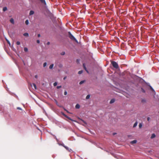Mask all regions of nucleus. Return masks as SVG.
Segmentation results:
<instances>
[{
    "label": "nucleus",
    "mask_w": 159,
    "mask_h": 159,
    "mask_svg": "<svg viewBox=\"0 0 159 159\" xmlns=\"http://www.w3.org/2000/svg\"><path fill=\"white\" fill-rule=\"evenodd\" d=\"M68 36L71 40L75 41L76 43H78V41L70 32H68Z\"/></svg>",
    "instance_id": "nucleus-1"
},
{
    "label": "nucleus",
    "mask_w": 159,
    "mask_h": 159,
    "mask_svg": "<svg viewBox=\"0 0 159 159\" xmlns=\"http://www.w3.org/2000/svg\"><path fill=\"white\" fill-rule=\"evenodd\" d=\"M111 64L112 65L113 67L116 69H117L119 68V66L118 63L116 61H111Z\"/></svg>",
    "instance_id": "nucleus-2"
},
{
    "label": "nucleus",
    "mask_w": 159,
    "mask_h": 159,
    "mask_svg": "<svg viewBox=\"0 0 159 159\" xmlns=\"http://www.w3.org/2000/svg\"><path fill=\"white\" fill-rule=\"evenodd\" d=\"M61 145H62L68 151L70 152L72 151L71 149L69 148L68 147L65 146L64 144H61Z\"/></svg>",
    "instance_id": "nucleus-3"
},
{
    "label": "nucleus",
    "mask_w": 159,
    "mask_h": 159,
    "mask_svg": "<svg viewBox=\"0 0 159 159\" xmlns=\"http://www.w3.org/2000/svg\"><path fill=\"white\" fill-rule=\"evenodd\" d=\"M83 66L84 67V69L88 73H89V71L87 69V68L86 67V66L84 63L83 64Z\"/></svg>",
    "instance_id": "nucleus-4"
},
{
    "label": "nucleus",
    "mask_w": 159,
    "mask_h": 159,
    "mask_svg": "<svg viewBox=\"0 0 159 159\" xmlns=\"http://www.w3.org/2000/svg\"><path fill=\"white\" fill-rule=\"evenodd\" d=\"M31 86L32 87H33V88L35 89H36L37 88H36V85L34 83L32 85H31Z\"/></svg>",
    "instance_id": "nucleus-5"
},
{
    "label": "nucleus",
    "mask_w": 159,
    "mask_h": 159,
    "mask_svg": "<svg viewBox=\"0 0 159 159\" xmlns=\"http://www.w3.org/2000/svg\"><path fill=\"white\" fill-rule=\"evenodd\" d=\"M40 1L42 3L44 4L45 5H46V4L45 0H40Z\"/></svg>",
    "instance_id": "nucleus-6"
},
{
    "label": "nucleus",
    "mask_w": 159,
    "mask_h": 159,
    "mask_svg": "<svg viewBox=\"0 0 159 159\" xmlns=\"http://www.w3.org/2000/svg\"><path fill=\"white\" fill-rule=\"evenodd\" d=\"M137 142V141L136 140H134L130 142V143L131 144H134L136 143Z\"/></svg>",
    "instance_id": "nucleus-7"
},
{
    "label": "nucleus",
    "mask_w": 159,
    "mask_h": 159,
    "mask_svg": "<svg viewBox=\"0 0 159 159\" xmlns=\"http://www.w3.org/2000/svg\"><path fill=\"white\" fill-rule=\"evenodd\" d=\"M34 13V11H33L31 10L29 14L30 15H32Z\"/></svg>",
    "instance_id": "nucleus-8"
},
{
    "label": "nucleus",
    "mask_w": 159,
    "mask_h": 159,
    "mask_svg": "<svg viewBox=\"0 0 159 159\" xmlns=\"http://www.w3.org/2000/svg\"><path fill=\"white\" fill-rule=\"evenodd\" d=\"M80 106L79 104H77L75 106V108L77 109H79L80 108Z\"/></svg>",
    "instance_id": "nucleus-9"
},
{
    "label": "nucleus",
    "mask_w": 159,
    "mask_h": 159,
    "mask_svg": "<svg viewBox=\"0 0 159 159\" xmlns=\"http://www.w3.org/2000/svg\"><path fill=\"white\" fill-rule=\"evenodd\" d=\"M156 137V135L154 134H153L151 137V138L152 139Z\"/></svg>",
    "instance_id": "nucleus-10"
},
{
    "label": "nucleus",
    "mask_w": 159,
    "mask_h": 159,
    "mask_svg": "<svg viewBox=\"0 0 159 159\" xmlns=\"http://www.w3.org/2000/svg\"><path fill=\"white\" fill-rule=\"evenodd\" d=\"M10 21L11 23L13 24H14V20L13 18H11L10 20Z\"/></svg>",
    "instance_id": "nucleus-11"
},
{
    "label": "nucleus",
    "mask_w": 159,
    "mask_h": 159,
    "mask_svg": "<svg viewBox=\"0 0 159 159\" xmlns=\"http://www.w3.org/2000/svg\"><path fill=\"white\" fill-rule=\"evenodd\" d=\"M115 99H112L111 100V101H110V103H111H111H114V102H115Z\"/></svg>",
    "instance_id": "nucleus-12"
},
{
    "label": "nucleus",
    "mask_w": 159,
    "mask_h": 159,
    "mask_svg": "<svg viewBox=\"0 0 159 159\" xmlns=\"http://www.w3.org/2000/svg\"><path fill=\"white\" fill-rule=\"evenodd\" d=\"M23 35L26 37H28L29 36V34L27 33H25L23 34Z\"/></svg>",
    "instance_id": "nucleus-13"
},
{
    "label": "nucleus",
    "mask_w": 159,
    "mask_h": 159,
    "mask_svg": "<svg viewBox=\"0 0 159 159\" xmlns=\"http://www.w3.org/2000/svg\"><path fill=\"white\" fill-rule=\"evenodd\" d=\"M138 124V122L137 121H136L134 124V125H133V127L134 128L136 127L137 125Z\"/></svg>",
    "instance_id": "nucleus-14"
},
{
    "label": "nucleus",
    "mask_w": 159,
    "mask_h": 159,
    "mask_svg": "<svg viewBox=\"0 0 159 159\" xmlns=\"http://www.w3.org/2000/svg\"><path fill=\"white\" fill-rule=\"evenodd\" d=\"M53 66H54L53 64H52V65H50V66H49V69H52L53 68Z\"/></svg>",
    "instance_id": "nucleus-15"
},
{
    "label": "nucleus",
    "mask_w": 159,
    "mask_h": 159,
    "mask_svg": "<svg viewBox=\"0 0 159 159\" xmlns=\"http://www.w3.org/2000/svg\"><path fill=\"white\" fill-rule=\"evenodd\" d=\"M142 123H140L139 125V128H141L142 127Z\"/></svg>",
    "instance_id": "nucleus-16"
},
{
    "label": "nucleus",
    "mask_w": 159,
    "mask_h": 159,
    "mask_svg": "<svg viewBox=\"0 0 159 159\" xmlns=\"http://www.w3.org/2000/svg\"><path fill=\"white\" fill-rule=\"evenodd\" d=\"M7 10V8L6 7H4L3 8V10L4 11H6Z\"/></svg>",
    "instance_id": "nucleus-17"
},
{
    "label": "nucleus",
    "mask_w": 159,
    "mask_h": 159,
    "mask_svg": "<svg viewBox=\"0 0 159 159\" xmlns=\"http://www.w3.org/2000/svg\"><path fill=\"white\" fill-rule=\"evenodd\" d=\"M90 97V95L89 94L86 97V99H89Z\"/></svg>",
    "instance_id": "nucleus-18"
},
{
    "label": "nucleus",
    "mask_w": 159,
    "mask_h": 159,
    "mask_svg": "<svg viewBox=\"0 0 159 159\" xmlns=\"http://www.w3.org/2000/svg\"><path fill=\"white\" fill-rule=\"evenodd\" d=\"M24 50L26 52H27L28 51V48L26 47L25 48H24Z\"/></svg>",
    "instance_id": "nucleus-19"
},
{
    "label": "nucleus",
    "mask_w": 159,
    "mask_h": 159,
    "mask_svg": "<svg viewBox=\"0 0 159 159\" xmlns=\"http://www.w3.org/2000/svg\"><path fill=\"white\" fill-rule=\"evenodd\" d=\"M83 72V71L82 70H80V71H79L78 72V74H81Z\"/></svg>",
    "instance_id": "nucleus-20"
},
{
    "label": "nucleus",
    "mask_w": 159,
    "mask_h": 159,
    "mask_svg": "<svg viewBox=\"0 0 159 159\" xmlns=\"http://www.w3.org/2000/svg\"><path fill=\"white\" fill-rule=\"evenodd\" d=\"M85 81L84 80H82V81H81L80 82V83L79 84H83L84 82Z\"/></svg>",
    "instance_id": "nucleus-21"
},
{
    "label": "nucleus",
    "mask_w": 159,
    "mask_h": 159,
    "mask_svg": "<svg viewBox=\"0 0 159 159\" xmlns=\"http://www.w3.org/2000/svg\"><path fill=\"white\" fill-rule=\"evenodd\" d=\"M25 23L26 25H28L29 24V20H26L25 21Z\"/></svg>",
    "instance_id": "nucleus-22"
},
{
    "label": "nucleus",
    "mask_w": 159,
    "mask_h": 159,
    "mask_svg": "<svg viewBox=\"0 0 159 159\" xmlns=\"http://www.w3.org/2000/svg\"><path fill=\"white\" fill-rule=\"evenodd\" d=\"M6 40L7 41V43L10 45V41L7 39L6 38Z\"/></svg>",
    "instance_id": "nucleus-23"
},
{
    "label": "nucleus",
    "mask_w": 159,
    "mask_h": 159,
    "mask_svg": "<svg viewBox=\"0 0 159 159\" xmlns=\"http://www.w3.org/2000/svg\"><path fill=\"white\" fill-rule=\"evenodd\" d=\"M47 63L46 62H45L43 64V67H45L47 65Z\"/></svg>",
    "instance_id": "nucleus-24"
},
{
    "label": "nucleus",
    "mask_w": 159,
    "mask_h": 159,
    "mask_svg": "<svg viewBox=\"0 0 159 159\" xmlns=\"http://www.w3.org/2000/svg\"><path fill=\"white\" fill-rule=\"evenodd\" d=\"M57 82H55L54 84H53V85L54 86H56L57 85Z\"/></svg>",
    "instance_id": "nucleus-25"
},
{
    "label": "nucleus",
    "mask_w": 159,
    "mask_h": 159,
    "mask_svg": "<svg viewBox=\"0 0 159 159\" xmlns=\"http://www.w3.org/2000/svg\"><path fill=\"white\" fill-rule=\"evenodd\" d=\"M65 52H63L61 53V54L62 55H63L65 54Z\"/></svg>",
    "instance_id": "nucleus-26"
},
{
    "label": "nucleus",
    "mask_w": 159,
    "mask_h": 159,
    "mask_svg": "<svg viewBox=\"0 0 159 159\" xmlns=\"http://www.w3.org/2000/svg\"><path fill=\"white\" fill-rule=\"evenodd\" d=\"M16 44H17V45H20V42H19V41H17V42H16Z\"/></svg>",
    "instance_id": "nucleus-27"
},
{
    "label": "nucleus",
    "mask_w": 159,
    "mask_h": 159,
    "mask_svg": "<svg viewBox=\"0 0 159 159\" xmlns=\"http://www.w3.org/2000/svg\"><path fill=\"white\" fill-rule=\"evenodd\" d=\"M67 91H65L64 92V95H66L67 94Z\"/></svg>",
    "instance_id": "nucleus-28"
},
{
    "label": "nucleus",
    "mask_w": 159,
    "mask_h": 159,
    "mask_svg": "<svg viewBox=\"0 0 159 159\" xmlns=\"http://www.w3.org/2000/svg\"><path fill=\"white\" fill-rule=\"evenodd\" d=\"M61 86H57V89H60V88H61Z\"/></svg>",
    "instance_id": "nucleus-29"
},
{
    "label": "nucleus",
    "mask_w": 159,
    "mask_h": 159,
    "mask_svg": "<svg viewBox=\"0 0 159 159\" xmlns=\"http://www.w3.org/2000/svg\"><path fill=\"white\" fill-rule=\"evenodd\" d=\"M17 109L20 110H21L22 109L20 107H17Z\"/></svg>",
    "instance_id": "nucleus-30"
},
{
    "label": "nucleus",
    "mask_w": 159,
    "mask_h": 159,
    "mask_svg": "<svg viewBox=\"0 0 159 159\" xmlns=\"http://www.w3.org/2000/svg\"><path fill=\"white\" fill-rule=\"evenodd\" d=\"M37 42L38 43H40V41L39 40H37Z\"/></svg>",
    "instance_id": "nucleus-31"
},
{
    "label": "nucleus",
    "mask_w": 159,
    "mask_h": 159,
    "mask_svg": "<svg viewBox=\"0 0 159 159\" xmlns=\"http://www.w3.org/2000/svg\"><path fill=\"white\" fill-rule=\"evenodd\" d=\"M38 76L37 75H35V78L37 79L38 78Z\"/></svg>",
    "instance_id": "nucleus-32"
},
{
    "label": "nucleus",
    "mask_w": 159,
    "mask_h": 159,
    "mask_svg": "<svg viewBox=\"0 0 159 159\" xmlns=\"http://www.w3.org/2000/svg\"><path fill=\"white\" fill-rule=\"evenodd\" d=\"M142 89V91L143 92V93L145 92V91L144 90V89Z\"/></svg>",
    "instance_id": "nucleus-33"
},
{
    "label": "nucleus",
    "mask_w": 159,
    "mask_h": 159,
    "mask_svg": "<svg viewBox=\"0 0 159 159\" xmlns=\"http://www.w3.org/2000/svg\"><path fill=\"white\" fill-rule=\"evenodd\" d=\"M150 117H148L147 118V120H148V121H149L150 120Z\"/></svg>",
    "instance_id": "nucleus-34"
},
{
    "label": "nucleus",
    "mask_w": 159,
    "mask_h": 159,
    "mask_svg": "<svg viewBox=\"0 0 159 159\" xmlns=\"http://www.w3.org/2000/svg\"><path fill=\"white\" fill-rule=\"evenodd\" d=\"M38 37H39L40 36V34H38Z\"/></svg>",
    "instance_id": "nucleus-35"
},
{
    "label": "nucleus",
    "mask_w": 159,
    "mask_h": 159,
    "mask_svg": "<svg viewBox=\"0 0 159 159\" xmlns=\"http://www.w3.org/2000/svg\"><path fill=\"white\" fill-rule=\"evenodd\" d=\"M50 44V43L49 42H48L47 43V45H48Z\"/></svg>",
    "instance_id": "nucleus-36"
},
{
    "label": "nucleus",
    "mask_w": 159,
    "mask_h": 159,
    "mask_svg": "<svg viewBox=\"0 0 159 159\" xmlns=\"http://www.w3.org/2000/svg\"><path fill=\"white\" fill-rule=\"evenodd\" d=\"M66 78V76L64 78H63V80H65Z\"/></svg>",
    "instance_id": "nucleus-37"
},
{
    "label": "nucleus",
    "mask_w": 159,
    "mask_h": 159,
    "mask_svg": "<svg viewBox=\"0 0 159 159\" xmlns=\"http://www.w3.org/2000/svg\"><path fill=\"white\" fill-rule=\"evenodd\" d=\"M62 65H60L59 66V67H62Z\"/></svg>",
    "instance_id": "nucleus-38"
},
{
    "label": "nucleus",
    "mask_w": 159,
    "mask_h": 159,
    "mask_svg": "<svg viewBox=\"0 0 159 159\" xmlns=\"http://www.w3.org/2000/svg\"><path fill=\"white\" fill-rule=\"evenodd\" d=\"M116 134V133H113V135H114Z\"/></svg>",
    "instance_id": "nucleus-39"
},
{
    "label": "nucleus",
    "mask_w": 159,
    "mask_h": 159,
    "mask_svg": "<svg viewBox=\"0 0 159 159\" xmlns=\"http://www.w3.org/2000/svg\"><path fill=\"white\" fill-rule=\"evenodd\" d=\"M150 87L151 88V89H152L153 90H153V89H152V87H151V86H150Z\"/></svg>",
    "instance_id": "nucleus-40"
},
{
    "label": "nucleus",
    "mask_w": 159,
    "mask_h": 159,
    "mask_svg": "<svg viewBox=\"0 0 159 159\" xmlns=\"http://www.w3.org/2000/svg\"><path fill=\"white\" fill-rule=\"evenodd\" d=\"M77 61H78V60H77Z\"/></svg>",
    "instance_id": "nucleus-41"
},
{
    "label": "nucleus",
    "mask_w": 159,
    "mask_h": 159,
    "mask_svg": "<svg viewBox=\"0 0 159 159\" xmlns=\"http://www.w3.org/2000/svg\"><path fill=\"white\" fill-rule=\"evenodd\" d=\"M64 116H65V117H66V116H65V115H64Z\"/></svg>",
    "instance_id": "nucleus-42"
}]
</instances>
